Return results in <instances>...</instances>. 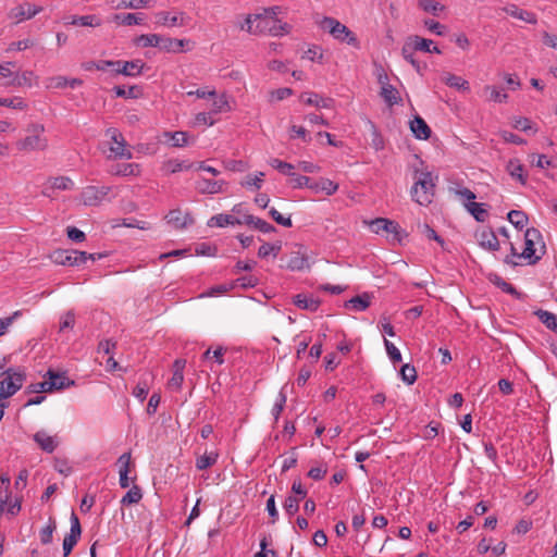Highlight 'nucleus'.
<instances>
[{"mask_svg": "<svg viewBox=\"0 0 557 557\" xmlns=\"http://www.w3.org/2000/svg\"><path fill=\"white\" fill-rule=\"evenodd\" d=\"M436 180L437 176H434L428 166L421 162V166L413 171V185L410 190L412 200L421 206L431 203Z\"/></svg>", "mask_w": 557, "mask_h": 557, "instance_id": "nucleus-1", "label": "nucleus"}, {"mask_svg": "<svg viewBox=\"0 0 557 557\" xmlns=\"http://www.w3.org/2000/svg\"><path fill=\"white\" fill-rule=\"evenodd\" d=\"M26 136L15 143L16 149L23 153L45 151L49 147V140L45 136V126L39 123L27 125Z\"/></svg>", "mask_w": 557, "mask_h": 557, "instance_id": "nucleus-2", "label": "nucleus"}, {"mask_svg": "<svg viewBox=\"0 0 557 557\" xmlns=\"http://www.w3.org/2000/svg\"><path fill=\"white\" fill-rule=\"evenodd\" d=\"M319 27L327 32L335 40L345 42L354 48H359V40L346 25L338 20L324 16L318 22Z\"/></svg>", "mask_w": 557, "mask_h": 557, "instance_id": "nucleus-3", "label": "nucleus"}, {"mask_svg": "<svg viewBox=\"0 0 557 557\" xmlns=\"http://www.w3.org/2000/svg\"><path fill=\"white\" fill-rule=\"evenodd\" d=\"M102 258V255L87 253L85 251H78L74 249H58L50 255V259L53 263L60 265H81L87 260H97Z\"/></svg>", "mask_w": 557, "mask_h": 557, "instance_id": "nucleus-4", "label": "nucleus"}, {"mask_svg": "<svg viewBox=\"0 0 557 557\" xmlns=\"http://www.w3.org/2000/svg\"><path fill=\"white\" fill-rule=\"evenodd\" d=\"M524 245L525 247L520 255L516 251L515 247L511 246L513 257L523 258L531 264L540 260L541 256L536 255L537 246L543 248V245L541 233L536 228L532 227L527 230L524 234Z\"/></svg>", "mask_w": 557, "mask_h": 557, "instance_id": "nucleus-5", "label": "nucleus"}, {"mask_svg": "<svg viewBox=\"0 0 557 557\" xmlns=\"http://www.w3.org/2000/svg\"><path fill=\"white\" fill-rule=\"evenodd\" d=\"M108 138L109 154L108 159H131L132 151L126 147V140L122 133L116 128H108L106 131Z\"/></svg>", "mask_w": 557, "mask_h": 557, "instance_id": "nucleus-6", "label": "nucleus"}, {"mask_svg": "<svg viewBox=\"0 0 557 557\" xmlns=\"http://www.w3.org/2000/svg\"><path fill=\"white\" fill-rule=\"evenodd\" d=\"M5 377L0 382V401L14 395L22 386L25 380V373L8 369Z\"/></svg>", "mask_w": 557, "mask_h": 557, "instance_id": "nucleus-7", "label": "nucleus"}, {"mask_svg": "<svg viewBox=\"0 0 557 557\" xmlns=\"http://www.w3.org/2000/svg\"><path fill=\"white\" fill-rule=\"evenodd\" d=\"M260 15V21L265 23V30L261 33V35H270L273 37H281L290 34L292 32V25H289L286 22H283L282 20H273L271 17H268L267 15L258 12Z\"/></svg>", "mask_w": 557, "mask_h": 557, "instance_id": "nucleus-8", "label": "nucleus"}, {"mask_svg": "<svg viewBox=\"0 0 557 557\" xmlns=\"http://www.w3.org/2000/svg\"><path fill=\"white\" fill-rule=\"evenodd\" d=\"M370 230L375 234L385 232L393 235L394 240H400V226L398 223L384 218H376L369 223Z\"/></svg>", "mask_w": 557, "mask_h": 557, "instance_id": "nucleus-9", "label": "nucleus"}, {"mask_svg": "<svg viewBox=\"0 0 557 557\" xmlns=\"http://www.w3.org/2000/svg\"><path fill=\"white\" fill-rule=\"evenodd\" d=\"M156 20L159 25L176 27L186 25L189 21V16L185 12L161 11L156 13Z\"/></svg>", "mask_w": 557, "mask_h": 557, "instance_id": "nucleus-10", "label": "nucleus"}, {"mask_svg": "<svg viewBox=\"0 0 557 557\" xmlns=\"http://www.w3.org/2000/svg\"><path fill=\"white\" fill-rule=\"evenodd\" d=\"M81 534H82V528H81L79 519L77 518V516L74 512H72L71 530H70V533L63 540V552H64L65 557L71 554L72 549L78 542Z\"/></svg>", "mask_w": 557, "mask_h": 557, "instance_id": "nucleus-11", "label": "nucleus"}, {"mask_svg": "<svg viewBox=\"0 0 557 557\" xmlns=\"http://www.w3.org/2000/svg\"><path fill=\"white\" fill-rule=\"evenodd\" d=\"M165 221L174 230H183L194 223L193 216L187 212H183L181 209L171 210L165 215Z\"/></svg>", "mask_w": 557, "mask_h": 557, "instance_id": "nucleus-12", "label": "nucleus"}, {"mask_svg": "<svg viewBox=\"0 0 557 557\" xmlns=\"http://www.w3.org/2000/svg\"><path fill=\"white\" fill-rule=\"evenodd\" d=\"M286 267L293 271L309 269L307 251L302 246H298L296 250L289 253Z\"/></svg>", "mask_w": 557, "mask_h": 557, "instance_id": "nucleus-13", "label": "nucleus"}, {"mask_svg": "<svg viewBox=\"0 0 557 557\" xmlns=\"http://www.w3.org/2000/svg\"><path fill=\"white\" fill-rule=\"evenodd\" d=\"M41 11H42L41 7H36L30 3H24V4L13 8L9 13V17L14 20L15 23H21L25 20H29V18L34 17L36 14L40 13Z\"/></svg>", "mask_w": 557, "mask_h": 557, "instance_id": "nucleus-14", "label": "nucleus"}, {"mask_svg": "<svg viewBox=\"0 0 557 557\" xmlns=\"http://www.w3.org/2000/svg\"><path fill=\"white\" fill-rule=\"evenodd\" d=\"M109 193V187L87 186L81 194L85 206H95L99 203Z\"/></svg>", "mask_w": 557, "mask_h": 557, "instance_id": "nucleus-15", "label": "nucleus"}, {"mask_svg": "<svg viewBox=\"0 0 557 557\" xmlns=\"http://www.w3.org/2000/svg\"><path fill=\"white\" fill-rule=\"evenodd\" d=\"M259 20L260 15L258 13L248 14L239 25V29L250 35H261V33L265 30V23L262 21L258 23Z\"/></svg>", "mask_w": 557, "mask_h": 557, "instance_id": "nucleus-16", "label": "nucleus"}, {"mask_svg": "<svg viewBox=\"0 0 557 557\" xmlns=\"http://www.w3.org/2000/svg\"><path fill=\"white\" fill-rule=\"evenodd\" d=\"M193 168H194V163H189L186 160H180V159L172 158V159L164 160L161 164L160 170L164 175H171V174H175V173H178L182 171H188Z\"/></svg>", "mask_w": 557, "mask_h": 557, "instance_id": "nucleus-17", "label": "nucleus"}, {"mask_svg": "<svg viewBox=\"0 0 557 557\" xmlns=\"http://www.w3.org/2000/svg\"><path fill=\"white\" fill-rule=\"evenodd\" d=\"M65 24L72 26H81V27H100L102 25V20L99 15L88 14V15H72L66 18Z\"/></svg>", "mask_w": 557, "mask_h": 557, "instance_id": "nucleus-18", "label": "nucleus"}, {"mask_svg": "<svg viewBox=\"0 0 557 557\" xmlns=\"http://www.w3.org/2000/svg\"><path fill=\"white\" fill-rule=\"evenodd\" d=\"M33 438L44 451L49 454L53 453L59 444L57 436L49 435L44 430L36 432Z\"/></svg>", "mask_w": 557, "mask_h": 557, "instance_id": "nucleus-19", "label": "nucleus"}, {"mask_svg": "<svg viewBox=\"0 0 557 557\" xmlns=\"http://www.w3.org/2000/svg\"><path fill=\"white\" fill-rule=\"evenodd\" d=\"M479 245L490 251H496L499 249V242L492 230L483 228L476 233Z\"/></svg>", "mask_w": 557, "mask_h": 557, "instance_id": "nucleus-20", "label": "nucleus"}, {"mask_svg": "<svg viewBox=\"0 0 557 557\" xmlns=\"http://www.w3.org/2000/svg\"><path fill=\"white\" fill-rule=\"evenodd\" d=\"M508 15L513 18L523 21L529 24H536V15L528 10L519 8L517 4H508L503 9Z\"/></svg>", "mask_w": 557, "mask_h": 557, "instance_id": "nucleus-21", "label": "nucleus"}, {"mask_svg": "<svg viewBox=\"0 0 557 557\" xmlns=\"http://www.w3.org/2000/svg\"><path fill=\"white\" fill-rule=\"evenodd\" d=\"M186 361L184 359H176L173 363V375L168 382L171 389L178 391L184 382V369Z\"/></svg>", "mask_w": 557, "mask_h": 557, "instance_id": "nucleus-22", "label": "nucleus"}, {"mask_svg": "<svg viewBox=\"0 0 557 557\" xmlns=\"http://www.w3.org/2000/svg\"><path fill=\"white\" fill-rule=\"evenodd\" d=\"M310 190L314 194L323 193L326 196H332L338 190V184L330 178L321 177L310 184Z\"/></svg>", "mask_w": 557, "mask_h": 557, "instance_id": "nucleus-23", "label": "nucleus"}, {"mask_svg": "<svg viewBox=\"0 0 557 557\" xmlns=\"http://www.w3.org/2000/svg\"><path fill=\"white\" fill-rule=\"evenodd\" d=\"M82 85V81L78 78L69 79L65 76H52L46 79V87L49 89H61V88H76Z\"/></svg>", "mask_w": 557, "mask_h": 557, "instance_id": "nucleus-24", "label": "nucleus"}, {"mask_svg": "<svg viewBox=\"0 0 557 557\" xmlns=\"http://www.w3.org/2000/svg\"><path fill=\"white\" fill-rule=\"evenodd\" d=\"M299 99L307 106L326 109L333 107V100L331 98H323L315 92H304L300 95Z\"/></svg>", "mask_w": 557, "mask_h": 557, "instance_id": "nucleus-25", "label": "nucleus"}, {"mask_svg": "<svg viewBox=\"0 0 557 557\" xmlns=\"http://www.w3.org/2000/svg\"><path fill=\"white\" fill-rule=\"evenodd\" d=\"M37 84V76L33 71L16 72L14 81L5 82V86L32 87Z\"/></svg>", "mask_w": 557, "mask_h": 557, "instance_id": "nucleus-26", "label": "nucleus"}, {"mask_svg": "<svg viewBox=\"0 0 557 557\" xmlns=\"http://www.w3.org/2000/svg\"><path fill=\"white\" fill-rule=\"evenodd\" d=\"M243 224V216L237 218L233 214H215L208 221V225L210 227H224L227 225H242Z\"/></svg>", "mask_w": 557, "mask_h": 557, "instance_id": "nucleus-27", "label": "nucleus"}, {"mask_svg": "<svg viewBox=\"0 0 557 557\" xmlns=\"http://www.w3.org/2000/svg\"><path fill=\"white\" fill-rule=\"evenodd\" d=\"M21 510V500L16 498L13 503L11 502V494L9 491H4V494H0V515L7 511L11 516H15Z\"/></svg>", "mask_w": 557, "mask_h": 557, "instance_id": "nucleus-28", "label": "nucleus"}, {"mask_svg": "<svg viewBox=\"0 0 557 557\" xmlns=\"http://www.w3.org/2000/svg\"><path fill=\"white\" fill-rule=\"evenodd\" d=\"M380 82L382 84L381 97L384 99V101L389 107L399 103L401 99L398 90L387 82H384L382 78H380Z\"/></svg>", "mask_w": 557, "mask_h": 557, "instance_id": "nucleus-29", "label": "nucleus"}, {"mask_svg": "<svg viewBox=\"0 0 557 557\" xmlns=\"http://www.w3.org/2000/svg\"><path fill=\"white\" fill-rule=\"evenodd\" d=\"M410 129L418 139L425 140L429 139L431 136V128L429 127L426 122L420 116H416L410 122Z\"/></svg>", "mask_w": 557, "mask_h": 557, "instance_id": "nucleus-30", "label": "nucleus"}, {"mask_svg": "<svg viewBox=\"0 0 557 557\" xmlns=\"http://www.w3.org/2000/svg\"><path fill=\"white\" fill-rule=\"evenodd\" d=\"M144 64L140 60L135 61H120V66L115 69L117 74H123L126 76H136L141 73Z\"/></svg>", "mask_w": 557, "mask_h": 557, "instance_id": "nucleus-31", "label": "nucleus"}, {"mask_svg": "<svg viewBox=\"0 0 557 557\" xmlns=\"http://www.w3.org/2000/svg\"><path fill=\"white\" fill-rule=\"evenodd\" d=\"M371 304V297L369 294L364 293L362 295H358L352 297L351 299L345 302V308L348 310H352L356 312L364 311Z\"/></svg>", "mask_w": 557, "mask_h": 557, "instance_id": "nucleus-32", "label": "nucleus"}, {"mask_svg": "<svg viewBox=\"0 0 557 557\" xmlns=\"http://www.w3.org/2000/svg\"><path fill=\"white\" fill-rule=\"evenodd\" d=\"M223 181H211L207 178H200L197 182V188L201 194H219L223 191Z\"/></svg>", "mask_w": 557, "mask_h": 557, "instance_id": "nucleus-33", "label": "nucleus"}, {"mask_svg": "<svg viewBox=\"0 0 557 557\" xmlns=\"http://www.w3.org/2000/svg\"><path fill=\"white\" fill-rule=\"evenodd\" d=\"M112 21L117 25H140L144 23L145 16L143 13H122L113 15Z\"/></svg>", "mask_w": 557, "mask_h": 557, "instance_id": "nucleus-34", "label": "nucleus"}, {"mask_svg": "<svg viewBox=\"0 0 557 557\" xmlns=\"http://www.w3.org/2000/svg\"><path fill=\"white\" fill-rule=\"evenodd\" d=\"M294 304L300 309L309 310L311 312H314L318 310L320 306L319 299L308 296L305 294H298L294 297Z\"/></svg>", "mask_w": 557, "mask_h": 557, "instance_id": "nucleus-35", "label": "nucleus"}, {"mask_svg": "<svg viewBox=\"0 0 557 557\" xmlns=\"http://www.w3.org/2000/svg\"><path fill=\"white\" fill-rule=\"evenodd\" d=\"M110 173L121 176H137L140 173V166L137 163L116 164L111 168Z\"/></svg>", "mask_w": 557, "mask_h": 557, "instance_id": "nucleus-36", "label": "nucleus"}, {"mask_svg": "<svg viewBox=\"0 0 557 557\" xmlns=\"http://www.w3.org/2000/svg\"><path fill=\"white\" fill-rule=\"evenodd\" d=\"M243 224L253 226L262 233H270L274 230L270 223L251 214H243Z\"/></svg>", "mask_w": 557, "mask_h": 557, "instance_id": "nucleus-37", "label": "nucleus"}, {"mask_svg": "<svg viewBox=\"0 0 557 557\" xmlns=\"http://www.w3.org/2000/svg\"><path fill=\"white\" fill-rule=\"evenodd\" d=\"M506 169L512 178L517 180L522 185L527 183V176L523 173V165L520 163L518 159L509 160Z\"/></svg>", "mask_w": 557, "mask_h": 557, "instance_id": "nucleus-38", "label": "nucleus"}, {"mask_svg": "<svg viewBox=\"0 0 557 557\" xmlns=\"http://www.w3.org/2000/svg\"><path fill=\"white\" fill-rule=\"evenodd\" d=\"M212 99L210 112L212 114H219L223 112H228L231 110L230 102L225 95H214L210 96Z\"/></svg>", "mask_w": 557, "mask_h": 557, "instance_id": "nucleus-39", "label": "nucleus"}, {"mask_svg": "<svg viewBox=\"0 0 557 557\" xmlns=\"http://www.w3.org/2000/svg\"><path fill=\"white\" fill-rule=\"evenodd\" d=\"M443 82L447 86H449L451 88H456L458 90H463V91H469L470 90V86H469L468 81H466L462 77L457 76L455 74L446 73L443 76Z\"/></svg>", "mask_w": 557, "mask_h": 557, "instance_id": "nucleus-40", "label": "nucleus"}, {"mask_svg": "<svg viewBox=\"0 0 557 557\" xmlns=\"http://www.w3.org/2000/svg\"><path fill=\"white\" fill-rule=\"evenodd\" d=\"M465 207L468 210V212H470L473 215V218L479 222H484L488 216V212L484 203H479L474 201L466 202Z\"/></svg>", "mask_w": 557, "mask_h": 557, "instance_id": "nucleus-41", "label": "nucleus"}, {"mask_svg": "<svg viewBox=\"0 0 557 557\" xmlns=\"http://www.w3.org/2000/svg\"><path fill=\"white\" fill-rule=\"evenodd\" d=\"M483 94L486 97L487 101L502 103V102H506L508 99L507 94L502 92L497 87L491 86V85L484 86Z\"/></svg>", "mask_w": 557, "mask_h": 557, "instance_id": "nucleus-42", "label": "nucleus"}, {"mask_svg": "<svg viewBox=\"0 0 557 557\" xmlns=\"http://www.w3.org/2000/svg\"><path fill=\"white\" fill-rule=\"evenodd\" d=\"M218 453L216 451H205V454L197 458L196 460V468L198 470H205L207 468L212 467L216 460H218Z\"/></svg>", "mask_w": 557, "mask_h": 557, "instance_id": "nucleus-43", "label": "nucleus"}, {"mask_svg": "<svg viewBox=\"0 0 557 557\" xmlns=\"http://www.w3.org/2000/svg\"><path fill=\"white\" fill-rule=\"evenodd\" d=\"M48 374H49L48 381H49V384H50V386H48V388H50L51 391H53V389H62V388L71 385V384H73V382H70L67 380V377L64 376V375L55 374V373H53L51 371H49Z\"/></svg>", "mask_w": 557, "mask_h": 557, "instance_id": "nucleus-44", "label": "nucleus"}, {"mask_svg": "<svg viewBox=\"0 0 557 557\" xmlns=\"http://www.w3.org/2000/svg\"><path fill=\"white\" fill-rule=\"evenodd\" d=\"M536 315L539 317L540 321L546 325L547 329L554 331L557 333V315L545 311V310H539L536 312Z\"/></svg>", "mask_w": 557, "mask_h": 557, "instance_id": "nucleus-45", "label": "nucleus"}, {"mask_svg": "<svg viewBox=\"0 0 557 557\" xmlns=\"http://www.w3.org/2000/svg\"><path fill=\"white\" fill-rule=\"evenodd\" d=\"M0 107H7L21 111L28 108L27 103L22 97L0 98Z\"/></svg>", "mask_w": 557, "mask_h": 557, "instance_id": "nucleus-46", "label": "nucleus"}, {"mask_svg": "<svg viewBox=\"0 0 557 557\" xmlns=\"http://www.w3.org/2000/svg\"><path fill=\"white\" fill-rule=\"evenodd\" d=\"M143 498L141 490L138 485H134L129 491L122 497V505L137 504Z\"/></svg>", "mask_w": 557, "mask_h": 557, "instance_id": "nucleus-47", "label": "nucleus"}, {"mask_svg": "<svg viewBox=\"0 0 557 557\" xmlns=\"http://www.w3.org/2000/svg\"><path fill=\"white\" fill-rule=\"evenodd\" d=\"M49 185L51 189H58V190H69L72 189L74 186V183L70 177L66 176H59L53 177L49 180Z\"/></svg>", "mask_w": 557, "mask_h": 557, "instance_id": "nucleus-48", "label": "nucleus"}, {"mask_svg": "<svg viewBox=\"0 0 557 557\" xmlns=\"http://www.w3.org/2000/svg\"><path fill=\"white\" fill-rule=\"evenodd\" d=\"M409 41V45H411L416 50L429 52L430 47L433 45V41L431 39H425L419 36H410L407 38Z\"/></svg>", "mask_w": 557, "mask_h": 557, "instance_id": "nucleus-49", "label": "nucleus"}, {"mask_svg": "<svg viewBox=\"0 0 557 557\" xmlns=\"http://www.w3.org/2000/svg\"><path fill=\"white\" fill-rule=\"evenodd\" d=\"M114 91L117 97L126 99H134L140 96V89L137 86H131L127 88L122 86H115Z\"/></svg>", "mask_w": 557, "mask_h": 557, "instance_id": "nucleus-50", "label": "nucleus"}, {"mask_svg": "<svg viewBox=\"0 0 557 557\" xmlns=\"http://www.w3.org/2000/svg\"><path fill=\"white\" fill-rule=\"evenodd\" d=\"M509 222L518 228H523L528 224V216L519 210H511L508 213Z\"/></svg>", "mask_w": 557, "mask_h": 557, "instance_id": "nucleus-51", "label": "nucleus"}, {"mask_svg": "<svg viewBox=\"0 0 557 557\" xmlns=\"http://www.w3.org/2000/svg\"><path fill=\"white\" fill-rule=\"evenodd\" d=\"M263 172H257L255 174L247 175L246 178L242 182V185L246 188L259 189L263 182Z\"/></svg>", "mask_w": 557, "mask_h": 557, "instance_id": "nucleus-52", "label": "nucleus"}, {"mask_svg": "<svg viewBox=\"0 0 557 557\" xmlns=\"http://www.w3.org/2000/svg\"><path fill=\"white\" fill-rule=\"evenodd\" d=\"M270 165L274 169H276L277 171H280L282 174L284 175H287V176H294L295 173H294V165L290 164V163H287V162H284L280 159H276V158H273L270 160Z\"/></svg>", "mask_w": 557, "mask_h": 557, "instance_id": "nucleus-53", "label": "nucleus"}, {"mask_svg": "<svg viewBox=\"0 0 557 557\" xmlns=\"http://www.w3.org/2000/svg\"><path fill=\"white\" fill-rule=\"evenodd\" d=\"M235 285L234 284H221V285H216V286H213L211 287L210 289H208L207 292H203L201 293L198 298H209V297H214V296H218V295H222V294H225L227 293L228 290H231Z\"/></svg>", "mask_w": 557, "mask_h": 557, "instance_id": "nucleus-54", "label": "nucleus"}, {"mask_svg": "<svg viewBox=\"0 0 557 557\" xmlns=\"http://www.w3.org/2000/svg\"><path fill=\"white\" fill-rule=\"evenodd\" d=\"M55 530V521L50 518L49 523L44 527L39 533L40 542L42 544H49L52 541V535Z\"/></svg>", "mask_w": 557, "mask_h": 557, "instance_id": "nucleus-55", "label": "nucleus"}, {"mask_svg": "<svg viewBox=\"0 0 557 557\" xmlns=\"http://www.w3.org/2000/svg\"><path fill=\"white\" fill-rule=\"evenodd\" d=\"M136 44L141 47H158V34H145L136 38Z\"/></svg>", "mask_w": 557, "mask_h": 557, "instance_id": "nucleus-56", "label": "nucleus"}, {"mask_svg": "<svg viewBox=\"0 0 557 557\" xmlns=\"http://www.w3.org/2000/svg\"><path fill=\"white\" fill-rule=\"evenodd\" d=\"M419 7L423 11L431 13L433 15H437L438 12L443 11V9H444V7L440 2L432 1V0H420Z\"/></svg>", "mask_w": 557, "mask_h": 557, "instance_id": "nucleus-57", "label": "nucleus"}, {"mask_svg": "<svg viewBox=\"0 0 557 557\" xmlns=\"http://www.w3.org/2000/svg\"><path fill=\"white\" fill-rule=\"evenodd\" d=\"M400 375L405 383L411 385L417 380V371L414 367L410 364H404L400 369Z\"/></svg>", "mask_w": 557, "mask_h": 557, "instance_id": "nucleus-58", "label": "nucleus"}, {"mask_svg": "<svg viewBox=\"0 0 557 557\" xmlns=\"http://www.w3.org/2000/svg\"><path fill=\"white\" fill-rule=\"evenodd\" d=\"M289 137L292 139L301 138L305 143L311 141V137H310L308 131L304 126H299V125H292L289 127Z\"/></svg>", "mask_w": 557, "mask_h": 557, "instance_id": "nucleus-59", "label": "nucleus"}, {"mask_svg": "<svg viewBox=\"0 0 557 557\" xmlns=\"http://www.w3.org/2000/svg\"><path fill=\"white\" fill-rule=\"evenodd\" d=\"M170 137L174 147H184L188 145V135L186 132L165 133Z\"/></svg>", "mask_w": 557, "mask_h": 557, "instance_id": "nucleus-60", "label": "nucleus"}, {"mask_svg": "<svg viewBox=\"0 0 557 557\" xmlns=\"http://www.w3.org/2000/svg\"><path fill=\"white\" fill-rule=\"evenodd\" d=\"M15 64L13 62H3L0 63V78L9 81H14V76L16 72L13 71Z\"/></svg>", "mask_w": 557, "mask_h": 557, "instance_id": "nucleus-61", "label": "nucleus"}, {"mask_svg": "<svg viewBox=\"0 0 557 557\" xmlns=\"http://www.w3.org/2000/svg\"><path fill=\"white\" fill-rule=\"evenodd\" d=\"M292 95H293V90L287 87L274 89L269 92V101H271V102L281 101Z\"/></svg>", "mask_w": 557, "mask_h": 557, "instance_id": "nucleus-62", "label": "nucleus"}, {"mask_svg": "<svg viewBox=\"0 0 557 557\" xmlns=\"http://www.w3.org/2000/svg\"><path fill=\"white\" fill-rule=\"evenodd\" d=\"M384 345H385L386 352H387L389 359L394 363L400 362L401 361V354L398 350V348L392 342H389L386 338L384 339Z\"/></svg>", "mask_w": 557, "mask_h": 557, "instance_id": "nucleus-63", "label": "nucleus"}, {"mask_svg": "<svg viewBox=\"0 0 557 557\" xmlns=\"http://www.w3.org/2000/svg\"><path fill=\"white\" fill-rule=\"evenodd\" d=\"M299 503H300V498H298L296 496H288L285 499L283 507L289 516H293L298 511Z\"/></svg>", "mask_w": 557, "mask_h": 557, "instance_id": "nucleus-64", "label": "nucleus"}]
</instances>
